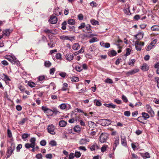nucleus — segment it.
<instances>
[{
	"mask_svg": "<svg viewBox=\"0 0 159 159\" xmlns=\"http://www.w3.org/2000/svg\"><path fill=\"white\" fill-rule=\"evenodd\" d=\"M85 27L86 28V30L88 31H89V33H91V30L90 27L91 26L89 24H87L86 25H85Z\"/></svg>",
	"mask_w": 159,
	"mask_h": 159,
	"instance_id": "48",
	"label": "nucleus"
},
{
	"mask_svg": "<svg viewBox=\"0 0 159 159\" xmlns=\"http://www.w3.org/2000/svg\"><path fill=\"white\" fill-rule=\"evenodd\" d=\"M75 69L77 71L79 72H80L83 70L82 67L79 66H76L75 67Z\"/></svg>",
	"mask_w": 159,
	"mask_h": 159,
	"instance_id": "60",
	"label": "nucleus"
},
{
	"mask_svg": "<svg viewBox=\"0 0 159 159\" xmlns=\"http://www.w3.org/2000/svg\"><path fill=\"white\" fill-rule=\"evenodd\" d=\"M49 144L52 146H56L57 145V142L54 140H51Z\"/></svg>",
	"mask_w": 159,
	"mask_h": 159,
	"instance_id": "36",
	"label": "nucleus"
},
{
	"mask_svg": "<svg viewBox=\"0 0 159 159\" xmlns=\"http://www.w3.org/2000/svg\"><path fill=\"white\" fill-rule=\"evenodd\" d=\"M90 141L89 139L86 137L81 139L79 142V143L80 145H86L87 143Z\"/></svg>",
	"mask_w": 159,
	"mask_h": 159,
	"instance_id": "6",
	"label": "nucleus"
},
{
	"mask_svg": "<svg viewBox=\"0 0 159 159\" xmlns=\"http://www.w3.org/2000/svg\"><path fill=\"white\" fill-rule=\"evenodd\" d=\"M143 36V33L141 32L139 33L137 35L135 36V39L138 40L142 39Z\"/></svg>",
	"mask_w": 159,
	"mask_h": 159,
	"instance_id": "16",
	"label": "nucleus"
},
{
	"mask_svg": "<svg viewBox=\"0 0 159 159\" xmlns=\"http://www.w3.org/2000/svg\"><path fill=\"white\" fill-rule=\"evenodd\" d=\"M98 146L95 144L92 145L90 148V149L92 151H94L95 150L98 149Z\"/></svg>",
	"mask_w": 159,
	"mask_h": 159,
	"instance_id": "26",
	"label": "nucleus"
},
{
	"mask_svg": "<svg viewBox=\"0 0 159 159\" xmlns=\"http://www.w3.org/2000/svg\"><path fill=\"white\" fill-rule=\"evenodd\" d=\"M40 144L42 146H44L46 144V142L45 140H43L40 141Z\"/></svg>",
	"mask_w": 159,
	"mask_h": 159,
	"instance_id": "57",
	"label": "nucleus"
},
{
	"mask_svg": "<svg viewBox=\"0 0 159 159\" xmlns=\"http://www.w3.org/2000/svg\"><path fill=\"white\" fill-rule=\"evenodd\" d=\"M80 48V45L78 43H75L72 46V48L74 50H77Z\"/></svg>",
	"mask_w": 159,
	"mask_h": 159,
	"instance_id": "23",
	"label": "nucleus"
},
{
	"mask_svg": "<svg viewBox=\"0 0 159 159\" xmlns=\"http://www.w3.org/2000/svg\"><path fill=\"white\" fill-rule=\"evenodd\" d=\"M98 41V39L96 37H93L89 40V42L92 43L95 42H97Z\"/></svg>",
	"mask_w": 159,
	"mask_h": 159,
	"instance_id": "38",
	"label": "nucleus"
},
{
	"mask_svg": "<svg viewBox=\"0 0 159 159\" xmlns=\"http://www.w3.org/2000/svg\"><path fill=\"white\" fill-rule=\"evenodd\" d=\"M108 138V135L106 133H102L100 136V141L101 143H104Z\"/></svg>",
	"mask_w": 159,
	"mask_h": 159,
	"instance_id": "4",
	"label": "nucleus"
},
{
	"mask_svg": "<svg viewBox=\"0 0 159 159\" xmlns=\"http://www.w3.org/2000/svg\"><path fill=\"white\" fill-rule=\"evenodd\" d=\"M151 30L155 31H159V26L153 25L151 27Z\"/></svg>",
	"mask_w": 159,
	"mask_h": 159,
	"instance_id": "21",
	"label": "nucleus"
},
{
	"mask_svg": "<svg viewBox=\"0 0 159 159\" xmlns=\"http://www.w3.org/2000/svg\"><path fill=\"white\" fill-rule=\"evenodd\" d=\"M67 24V23L66 21H64L62 24L61 28L63 30H65L66 28V25Z\"/></svg>",
	"mask_w": 159,
	"mask_h": 159,
	"instance_id": "46",
	"label": "nucleus"
},
{
	"mask_svg": "<svg viewBox=\"0 0 159 159\" xmlns=\"http://www.w3.org/2000/svg\"><path fill=\"white\" fill-rule=\"evenodd\" d=\"M28 84L29 86L32 88L34 87L35 86V84L33 82L31 81H29Z\"/></svg>",
	"mask_w": 159,
	"mask_h": 159,
	"instance_id": "40",
	"label": "nucleus"
},
{
	"mask_svg": "<svg viewBox=\"0 0 159 159\" xmlns=\"http://www.w3.org/2000/svg\"><path fill=\"white\" fill-rule=\"evenodd\" d=\"M114 102L116 103L120 104L122 102L120 100H119L118 99H116L114 100Z\"/></svg>",
	"mask_w": 159,
	"mask_h": 159,
	"instance_id": "64",
	"label": "nucleus"
},
{
	"mask_svg": "<svg viewBox=\"0 0 159 159\" xmlns=\"http://www.w3.org/2000/svg\"><path fill=\"white\" fill-rule=\"evenodd\" d=\"M30 135V134L25 133L22 134V139L24 140H25L26 138H27L28 137H29Z\"/></svg>",
	"mask_w": 159,
	"mask_h": 159,
	"instance_id": "42",
	"label": "nucleus"
},
{
	"mask_svg": "<svg viewBox=\"0 0 159 159\" xmlns=\"http://www.w3.org/2000/svg\"><path fill=\"white\" fill-rule=\"evenodd\" d=\"M139 71V70L138 69H135L133 70H131L129 71L126 72V75L127 76H129V75H133L134 74L138 72Z\"/></svg>",
	"mask_w": 159,
	"mask_h": 159,
	"instance_id": "10",
	"label": "nucleus"
},
{
	"mask_svg": "<svg viewBox=\"0 0 159 159\" xmlns=\"http://www.w3.org/2000/svg\"><path fill=\"white\" fill-rule=\"evenodd\" d=\"M75 22V20L72 19H69L68 21V23L69 25H74Z\"/></svg>",
	"mask_w": 159,
	"mask_h": 159,
	"instance_id": "35",
	"label": "nucleus"
},
{
	"mask_svg": "<svg viewBox=\"0 0 159 159\" xmlns=\"http://www.w3.org/2000/svg\"><path fill=\"white\" fill-rule=\"evenodd\" d=\"M44 31L46 34H53V30H49L46 29L44 30Z\"/></svg>",
	"mask_w": 159,
	"mask_h": 159,
	"instance_id": "39",
	"label": "nucleus"
},
{
	"mask_svg": "<svg viewBox=\"0 0 159 159\" xmlns=\"http://www.w3.org/2000/svg\"><path fill=\"white\" fill-rule=\"evenodd\" d=\"M74 155L76 157L79 158L81 156V154L80 152H75Z\"/></svg>",
	"mask_w": 159,
	"mask_h": 159,
	"instance_id": "51",
	"label": "nucleus"
},
{
	"mask_svg": "<svg viewBox=\"0 0 159 159\" xmlns=\"http://www.w3.org/2000/svg\"><path fill=\"white\" fill-rule=\"evenodd\" d=\"M141 156L144 159L148 158L150 157V154L148 152H146L144 153H141L140 154Z\"/></svg>",
	"mask_w": 159,
	"mask_h": 159,
	"instance_id": "17",
	"label": "nucleus"
},
{
	"mask_svg": "<svg viewBox=\"0 0 159 159\" xmlns=\"http://www.w3.org/2000/svg\"><path fill=\"white\" fill-rule=\"evenodd\" d=\"M36 157L38 159H42V155L41 153H39L36 156Z\"/></svg>",
	"mask_w": 159,
	"mask_h": 159,
	"instance_id": "59",
	"label": "nucleus"
},
{
	"mask_svg": "<svg viewBox=\"0 0 159 159\" xmlns=\"http://www.w3.org/2000/svg\"><path fill=\"white\" fill-rule=\"evenodd\" d=\"M91 24L93 25H98V22L97 20H91Z\"/></svg>",
	"mask_w": 159,
	"mask_h": 159,
	"instance_id": "50",
	"label": "nucleus"
},
{
	"mask_svg": "<svg viewBox=\"0 0 159 159\" xmlns=\"http://www.w3.org/2000/svg\"><path fill=\"white\" fill-rule=\"evenodd\" d=\"M56 57L57 59L61 60V54L60 53H57L56 55Z\"/></svg>",
	"mask_w": 159,
	"mask_h": 159,
	"instance_id": "52",
	"label": "nucleus"
},
{
	"mask_svg": "<svg viewBox=\"0 0 159 159\" xmlns=\"http://www.w3.org/2000/svg\"><path fill=\"white\" fill-rule=\"evenodd\" d=\"M57 21V17L53 15L51 16L48 20V21L50 23L53 24L56 23Z\"/></svg>",
	"mask_w": 159,
	"mask_h": 159,
	"instance_id": "8",
	"label": "nucleus"
},
{
	"mask_svg": "<svg viewBox=\"0 0 159 159\" xmlns=\"http://www.w3.org/2000/svg\"><path fill=\"white\" fill-rule=\"evenodd\" d=\"M131 50L129 48H127L126 49V53L125 55V56H127L130 54Z\"/></svg>",
	"mask_w": 159,
	"mask_h": 159,
	"instance_id": "41",
	"label": "nucleus"
},
{
	"mask_svg": "<svg viewBox=\"0 0 159 159\" xmlns=\"http://www.w3.org/2000/svg\"><path fill=\"white\" fill-rule=\"evenodd\" d=\"M60 38L61 39L63 40H68V36L62 35L60 37Z\"/></svg>",
	"mask_w": 159,
	"mask_h": 159,
	"instance_id": "47",
	"label": "nucleus"
},
{
	"mask_svg": "<svg viewBox=\"0 0 159 159\" xmlns=\"http://www.w3.org/2000/svg\"><path fill=\"white\" fill-rule=\"evenodd\" d=\"M2 75L3 76H2V77L3 78L5 81H8L10 80V79L7 75H6L4 74H3Z\"/></svg>",
	"mask_w": 159,
	"mask_h": 159,
	"instance_id": "27",
	"label": "nucleus"
},
{
	"mask_svg": "<svg viewBox=\"0 0 159 159\" xmlns=\"http://www.w3.org/2000/svg\"><path fill=\"white\" fill-rule=\"evenodd\" d=\"M52 65V63L48 61H46L44 62V66L46 67H49Z\"/></svg>",
	"mask_w": 159,
	"mask_h": 159,
	"instance_id": "33",
	"label": "nucleus"
},
{
	"mask_svg": "<svg viewBox=\"0 0 159 159\" xmlns=\"http://www.w3.org/2000/svg\"><path fill=\"white\" fill-rule=\"evenodd\" d=\"M124 115L125 116L129 117L130 115V112L129 111H126L124 112Z\"/></svg>",
	"mask_w": 159,
	"mask_h": 159,
	"instance_id": "56",
	"label": "nucleus"
},
{
	"mask_svg": "<svg viewBox=\"0 0 159 159\" xmlns=\"http://www.w3.org/2000/svg\"><path fill=\"white\" fill-rule=\"evenodd\" d=\"M7 133L8 136L10 138H11L12 136V133L11 131L9 129H7Z\"/></svg>",
	"mask_w": 159,
	"mask_h": 159,
	"instance_id": "53",
	"label": "nucleus"
},
{
	"mask_svg": "<svg viewBox=\"0 0 159 159\" xmlns=\"http://www.w3.org/2000/svg\"><path fill=\"white\" fill-rule=\"evenodd\" d=\"M65 57L67 60L70 61L73 59L74 56L71 53H68L66 55Z\"/></svg>",
	"mask_w": 159,
	"mask_h": 159,
	"instance_id": "14",
	"label": "nucleus"
},
{
	"mask_svg": "<svg viewBox=\"0 0 159 159\" xmlns=\"http://www.w3.org/2000/svg\"><path fill=\"white\" fill-rule=\"evenodd\" d=\"M122 99L126 103L128 102V100L126 97L124 95H123L122 96Z\"/></svg>",
	"mask_w": 159,
	"mask_h": 159,
	"instance_id": "49",
	"label": "nucleus"
},
{
	"mask_svg": "<svg viewBox=\"0 0 159 159\" xmlns=\"http://www.w3.org/2000/svg\"><path fill=\"white\" fill-rule=\"evenodd\" d=\"M25 147L26 148H33L34 147V146L31 145V144H30L29 143H26L25 145Z\"/></svg>",
	"mask_w": 159,
	"mask_h": 159,
	"instance_id": "54",
	"label": "nucleus"
},
{
	"mask_svg": "<svg viewBox=\"0 0 159 159\" xmlns=\"http://www.w3.org/2000/svg\"><path fill=\"white\" fill-rule=\"evenodd\" d=\"M120 137L122 145L125 147H127V145L126 138L125 136L122 135Z\"/></svg>",
	"mask_w": 159,
	"mask_h": 159,
	"instance_id": "13",
	"label": "nucleus"
},
{
	"mask_svg": "<svg viewBox=\"0 0 159 159\" xmlns=\"http://www.w3.org/2000/svg\"><path fill=\"white\" fill-rule=\"evenodd\" d=\"M94 102L96 106H100L102 105V103L100 101H98L97 100H96V99H95L94 100Z\"/></svg>",
	"mask_w": 159,
	"mask_h": 159,
	"instance_id": "34",
	"label": "nucleus"
},
{
	"mask_svg": "<svg viewBox=\"0 0 159 159\" xmlns=\"http://www.w3.org/2000/svg\"><path fill=\"white\" fill-rule=\"evenodd\" d=\"M100 124L103 126H107L110 125L111 121L109 119H101L99 121Z\"/></svg>",
	"mask_w": 159,
	"mask_h": 159,
	"instance_id": "3",
	"label": "nucleus"
},
{
	"mask_svg": "<svg viewBox=\"0 0 159 159\" xmlns=\"http://www.w3.org/2000/svg\"><path fill=\"white\" fill-rule=\"evenodd\" d=\"M144 45V43L143 42H140L138 40H137L135 41V46H139L140 47L143 46Z\"/></svg>",
	"mask_w": 159,
	"mask_h": 159,
	"instance_id": "25",
	"label": "nucleus"
},
{
	"mask_svg": "<svg viewBox=\"0 0 159 159\" xmlns=\"http://www.w3.org/2000/svg\"><path fill=\"white\" fill-rule=\"evenodd\" d=\"M135 61V59H133L130 60L128 64L129 65L131 66L134 65V63Z\"/></svg>",
	"mask_w": 159,
	"mask_h": 159,
	"instance_id": "43",
	"label": "nucleus"
},
{
	"mask_svg": "<svg viewBox=\"0 0 159 159\" xmlns=\"http://www.w3.org/2000/svg\"><path fill=\"white\" fill-rule=\"evenodd\" d=\"M104 82L105 83H108L109 84H112L113 83V82L112 81V80L111 79L109 78H107L105 80Z\"/></svg>",
	"mask_w": 159,
	"mask_h": 159,
	"instance_id": "44",
	"label": "nucleus"
},
{
	"mask_svg": "<svg viewBox=\"0 0 159 159\" xmlns=\"http://www.w3.org/2000/svg\"><path fill=\"white\" fill-rule=\"evenodd\" d=\"M71 81L75 82H77L79 81V78L78 77L75 76H72L70 78Z\"/></svg>",
	"mask_w": 159,
	"mask_h": 159,
	"instance_id": "29",
	"label": "nucleus"
},
{
	"mask_svg": "<svg viewBox=\"0 0 159 159\" xmlns=\"http://www.w3.org/2000/svg\"><path fill=\"white\" fill-rule=\"evenodd\" d=\"M129 7H130L128 4H125V8L123 10L125 13L127 15H130L131 14L129 10Z\"/></svg>",
	"mask_w": 159,
	"mask_h": 159,
	"instance_id": "11",
	"label": "nucleus"
},
{
	"mask_svg": "<svg viewBox=\"0 0 159 159\" xmlns=\"http://www.w3.org/2000/svg\"><path fill=\"white\" fill-rule=\"evenodd\" d=\"M145 107L146 111L149 113L152 116H153L154 114V112L150 106L148 104L146 105Z\"/></svg>",
	"mask_w": 159,
	"mask_h": 159,
	"instance_id": "7",
	"label": "nucleus"
},
{
	"mask_svg": "<svg viewBox=\"0 0 159 159\" xmlns=\"http://www.w3.org/2000/svg\"><path fill=\"white\" fill-rule=\"evenodd\" d=\"M154 46V45H152L150 43L147 47L146 50L148 51H150V50L152 49V48Z\"/></svg>",
	"mask_w": 159,
	"mask_h": 159,
	"instance_id": "45",
	"label": "nucleus"
},
{
	"mask_svg": "<svg viewBox=\"0 0 159 159\" xmlns=\"http://www.w3.org/2000/svg\"><path fill=\"white\" fill-rule=\"evenodd\" d=\"M15 149V144L12 143L11 146L9 147L7 149V158H9L13 153Z\"/></svg>",
	"mask_w": 159,
	"mask_h": 159,
	"instance_id": "2",
	"label": "nucleus"
},
{
	"mask_svg": "<svg viewBox=\"0 0 159 159\" xmlns=\"http://www.w3.org/2000/svg\"><path fill=\"white\" fill-rule=\"evenodd\" d=\"M5 58L13 64H16L17 65H19L20 64L19 61L13 55L11 54V55H6L5 56Z\"/></svg>",
	"mask_w": 159,
	"mask_h": 159,
	"instance_id": "1",
	"label": "nucleus"
},
{
	"mask_svg": "<svg viewBox=\"0 0 159 159\" xmlns=\"http://www.w3.org/2000/svg\"><path fill=\"white\" fill-rule=\"evenodd\" d=\"M27 120V119L26 118H24L22 119L21 120L19 121L18 124L20 125H23L26 121Z\"/></svg>",
	"mask_w": 159,
	"mask_h": 159,
	"instance_id": "37",
	"label": "nucleus"
},
{
	"mask_svg": "<svg viewBox=\"0 0 159 159\" xmlns=\"http://www.w3.org/2000/svg\"><path fill=\"white\" fill-rule=\"evenodd\" d=\"M155 81L157 83V86L159 89V78L158 77H156L155 78Z\"/></svg>",
	"mask_w": 159,
	"mask_h": 159,
	"instance_id": "55",
	"label": "nucleus"
},
{
	"mask_svg": "<svg viewBox=\"0 0 159 159\" xmlns=\"http://www.w3.org/2000/svg\"><path fill=\"white\" fill-rule=\"evenodd\" d=\"M61 109H69L71 108L70 106L68 104L62 103L59 105Z\"/></svg>",
	"mask_w": 159,
	"mask_h": 159,
	"instance_id": "12",
	"label": "nucleus"
},
{
	"mask_svg": "<svg viewBox=\"0 0 159 159\" xmlns=\"http://www.w3.org/2000/svg\"><path fill=\"white\" fill-rule=\"evenodd\" d=\"M67 124L66 121L62 120H61L59 122V125L61 127H64Z\"/></svg>",
	"mask_w": 159,
	"mask_h": 159,
	"instance_id": "22",
	"label": "nucleus"
},
{
	"mask_svg": "<svg viewBox=\"0 0 159 159\" xmlns=\"http://www.w3.org/2000/svg\"><path fill=\"white\" fill-rule=\"evenodd\" d=\"M68 84L66 83H64L63 84L62 87L61 89V90L62 91H66L67 89V87Z\"/></svg>",
	"mask_w": 159,
	"mask_h": 159,
	"instance_id": "31",
	"label": "nucleus"
},
{
	"mask_svg": "<svg viewBox=\"0 0 159 159\" xmlns=\"http://www.w3.org/2000/svg\"><path fill=\"white\" fill-rule=\"evenodd\" d=\"M22 147V145L21 144H19L16 147V151L17 152H18L20 151V150L21 149Z\"/></svg>",
	"mask_w": 159,
	"mask_h": 159,
	"instance_id": "58",
	"label": "nucleus"
},
{
	"mask_svg": "<svg viewBox=\"0 0 159 159\" xmlns=\"http://www.w3.org/2000/svg\"><path fill=\"white\" fill-rule=\"evenodd\" d=\"M12 32V30L9 29H6L2 31L3 35H4L5 36H9Z\"/></svg>",
	"mask_w": 159,
	"mask_h": 159,
	"instance_id": "15",
	"label": "nucleus"
},
{
	"mask_svg": "<svg viewBox=\"0 0 159 159\" xmlns=\"http://www.w3.org/2000/svg\"><path fill=\"white\" fill-rule=\"evenodd\" d=\"M141 69L143 71H146L148 70L149 66L146 63H144L141 67Z\"/></svg>",
	"mask_w": 159,
	"mask_h": 159,
	"instance_id": "18",
	"label": "nucleus"
},
{
	"mask_svg": "<svg viewBox=\"0 0 159 159\" xmlns=\"http://www.w3.org/2000/svg\"><path fill=\"white\" fill-rule=\"evenodd\" d=\"M119 143V136H118L115 138V141L114 145L117 146Z\"/></svg>",
	"mask_w": 159,
	"mask_h": 159,
	"instance_id": "24",
	"label": "nucleus"
},
{
	"mask_svg": "<svg viewBox=\"0 0 159 159\" xmlns=\"http://www.w3.org/2000/svg\"><path fill=\"white\" fill-rule=\"evenodd\" d=\"M75 157L74 154L73 153H71L69 156V159H73Z\"/></svg>",
	"mask_w": 159,
	"mask_h": 159,
	"instance_id": "61",
	"label": "nucleus"
},
{
	"mask_svg": "<svg viewBox=\"0 0 159 159\" xmlns=\"http://www.w3.org/2000/svg\"><path fill=\"white\" fill-rule=\"evenodd\" d=\"M116 52L114 50L111 51L109 53V55L110 56H115L116 55Z\"/></svg>",
	"mask_w": 159,
	"mask_h": 159,
	"instance_id": "30",
	"label": "nucleus"
},
{
	"mask_svg": "<svg viewBox=\"0 0 159 159\" xmlns=\"http://www.w3.org/2000/svg\"><path fill=\"white\" fill-rule=\"evenodd\" d=\"M78 149L79 150H83L84 151H85L87 150L86 148L85 147L83 146H81L79 147L78 148Z\"/></svg>",
	"mask_w": 159,
	"mask_h": 159,
	"instance_id": "62",
	"label": "nucleus"
},
{
	"mask_svg": "<svg viewBox=\"0 0 159 159\" xmlns=\"http://www.w3.org/2000/svg\"><path fill=\"white\" fill-rule=\"evenodd\" d=\"M85 25L84 23H82L80 24V25L79 26L78 28L79 29H81L85 27Z\"/></svg>",
	"mask_w": 159,
	"mask_h": 159,
	"instance_id": "63",
	"label": "nucleus"
},
{
	"mask_svg": "<svg viewBox=\"0 0 159 159\" xmlns=\"http://www.w3.org/2000/svg\"><path fill=\"white\" fill-rule=\"evenodd\" d=\"M36 140V139L34 137L31 138L30 140V141L31 142V144L34 147L36 145L35 143Z\"/></svg>",
	"mask_w": 159,
	"mask_h": 159,
	"instance_id": "19",
	"label": "nucleus"
},
{
	"mask_svg": "<svg viewBox=\"0 0 159 159\" xmlns=\"http://www.w3.org/2000/svg\"><path fill=\"white\" fill-rule=\"evenodd\" d=\"M42 109L45 113H48L51 115H52L54 113L53 111L50 109L47 108L46 107L42 106Z\"/></svg>",
	"mask_w": 159,
	"mask_h": 159,
	"instance_id": "9",
	"label": "nucleus"
},
{
	"mask_svg": "<svg viewBox=\"0 0 159 159\" xmlns=\"http://www.w3.org/2000/svg\"><path fill=\"white\" fill-rule=\"evenodd\" d=\"M74 129L75 131L79 133L81 130V128L79 126L76 125L74 127Z\"/></svg>",
	"mask_w": 159,
	"mask_h": 159,
	"instance_id": "32",
	"label": "nucleus"
},
{
	"mask_svg": "<svg viewBox=\"0 0 159 159\" xmlns=\"http://www.w3.org/2000/svg\"><path fill=\"white\" fill-rule=\"evenodd\" d=\"M47 129L48 132L54 135L56 133L55 131V127L52 125H49L48 126Z\"/></svg>",
	"mask_w": 159,
	"mask_h": 159,
	"instance_id": "5",
	"label": "nucleus"
},
{
	"mask_svg": "<svg viewBox=\"0 0 159 159\" xmlns=\"http://www.w3.org/2000/svg\"><path fill=\"white\" fill-rule=\"evenodd\" d=\"M104 105L106 107H108V108H115L116 107V105L113 104L112 103H111L110 104H106L105 103Z\"/></svg>",
	"mask_w": 159,
	"mask_h": 159,
	"instance_id": "20",
	"label": "nucleus"
},
{
	"mask_svg": "<svg viewBox=\"0 0 159 159\" xmlns=\"http://www.w3.org/2000/svg\"><path fill=\"white\" fill-rule=\"evenodd\" d=\"M142 115L143 116L142 117L144 118V120H146L147 119L149 118V115L145 112H142Z\"/></svg>",
	"mask_w": 159,
	"mask_h": 159,
	"instance_id": "28",
	"label": "nucleus"
}]
</instances>
